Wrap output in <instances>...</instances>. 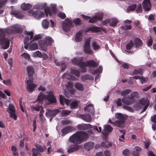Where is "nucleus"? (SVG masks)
Returning <instances> with one entry per match:
<instances>
[{"mask_svg":"<svg viewBox=\"0 0 156 156\" xmlns=\"http://www.w3.org/2000/svg\"><path fill=\"white\" fill-rule=\"evenodd\" d=\"M89 138L87 133L83 131H79L71 136L69 140L73 144H79L86 141Z\"/></svg>","mask_w":156,"mask_h":156,"instance_id":"nucleus-1","label":"nucleus"},{"mask_svg":"<svg viewBox=\"0 0 156 156\" xmlns=\"http://www.w3.org/2000/svg\"><path fill=\"white\" fill-rule=\"evenodd\" d=\"M5 33L8 34L13 33L12 26L5 29H0V45L1 48L4 49L8 48L10 44L9 39L5 37Z\"/></svg>","mask_w":156,"mask_h":156,"instance_id":"nucleus-2","label":"nucleus"},{"mask_svg":"<svg viewBox=\"0 0 156 156\" xmlns=\"http://www.w3.org/2000/svg\"><path fill=\"white\" fill-rule=\"evenodd\" d=\"M115 117L119 120L114 122L115 125L120 128L123 127L127 119L126 116L121 113H117L115 115Z\"/></svg>","mask_w":156,"mask_h":156,"instance_id":"nucleus-3","label":"nucleus"},{"mask_svg":"<svg viewBox=\"0 0 156 156\" xmlns=\"http://www.w3.org/2000/svg\"><path fill=\"white\" fill-rule=\"evenodd\" d=\"M82 17L85 20H89V22L90 23H94L97 22L99 20H101L103 18V15L100 13L94 16L93 17L85 15L83 14L81 15Z\"/></svg>","mask_w":156,"mask_h":156,"instance_id":"nucleus-4","label":"nucleus"},{"mask_svg":"<svg viewBox=\"0 0 156 156\" xmlns=\"http://www.w3.org/2000/svg\"><path fill=\"white\" fill-rule=\"evenodd\" d=\"M47 94L46 95V100L48 101V105L55 104L56 103L57 100L54 93L50 90L49 91H47Z\"/></svg>","mask_w":156,"mask_h":156,"instance_id":"nucleus-5","label":"nucleus"},{"mask_svg":"<svg viewBox=\"0 0 156 156\" xmlns=\"http://www.w3.org/2000/svg\"><path fill=\"white\" fill-rule=\"evenodd\" d=\"M7 111L9 114V116L11 118H13L15 120L17 119L15 107L14 105L9 104Z\"/></svg>","mask_w":156,"mask_h":156,"instance_id":"nucleus-6","label":"nucleus"},{"mask_svg":"<svg viewBox=\"0 0 156 156\" xmlns=\"http://www.w3.org/2000/svg\"><path fill=\"white\" fill-rule=\"evenodd\" d=\"M60 112V110L58 109L53 110L47 109L46 110L45 115L47 117L52 118L53 117L55 116L57 114L59 113Z\"/></svg>","mask_w":156,"mask_h":156,"instance_id":"nucleus-7","label":"nucleus"},{"mask_svg":"<svg viewBox=\"0 0 156 156\" xmlns=\"http://www.w3.org/2000/svg\"><path fill=\"white\" fill-rule=\"evenodd\" d=\"M83 57H75L72 60V62L74 65L82 66L84 65L85 62L83 61Z\"/></svg>","mask_w":156,"mask_h":156,"instance_id":"nucleus-8","label":"nucleus"},{"mask_svg":"<svg viewBox=\"0 0 156 156\" xmlns=\"http://www.w3.org/2000/svg\"><path fill=\"white\" fill-rule=\"evenodd\" d=\"M92 126L89 124H80L76 126V128L79 130H86L92 128Z\"/></svg>","mask_w":156,"mask_h":156,"instance_id":"nucleus-9","label":"nucleus"},{"mask_svg":"<svg viewBox=\"0 0 156 156\" xmlns=\"http://www.w3.org/2000/svg\"><path fill=\"white\" fill-rule=\"evenodd\" d=\"M144 9L146 11L150 10L151 7V4L150 0H144L143 2Z\"/></svg>","mask_w":156,"mask_h":156,"instance_id":"nucleus-10","label":"nucleus"},{"mask_svg":"<svg viewBox=\"0 0 156 156\" xmlns=\"http://www.w3.org/2000/svg\"><path fill=\"white\" fill-rule=\"evenodd\" d=\"M10 14L18 19H22L24 17L21 11L18 10H12Z\"/></svg>","mask_w":156,"mask_h":156,"instance_id":"nucleus-11","label":"nucleus"},{"mask_svg":"<svg viewBox=\"0 0 156 156\" xmlns=\"http://www.w3.org/2000/svg\"><path fill=\"white\" fill-rule=\"evenodd\" d=\"M122 103L127 105H130L133 103L134 99L130 97H125L122 99Z\"/></svg>","mask_w":156,"mask_h":156,"instance_id":"nucleus-12","label":"nucleus"},{"mask_svg":"<svg viewBox=\"0 0 156 156\" xmlns=\"http://www.w3.org/2000/svg\"><path fill=\"white\" fill-rule=\"evenodd\" d=\"M56 8L55 6L51 7L50 8L47 7L44 9V12L45 13L46 16H48L49 14L51 16L52 14V12L55 13L56 12Z\"/></svg>","mask_w":156,"mask_h":156,"instance_id":"nucleus-13","label":"nucleus"},{"mask_svg":"<svg viewBox=\"0 0 156 156\" xmlns=\"http://www.w3.org/2000/svg\"><path fill=\"white\" fill-rule=\"evenodd\" d=\"M32 15L35 18L39 19L43 17L44 15L43 12L37 10L33 12Z\"/></svg>","mask_w":156,"mask_h":156,"instance_id":"nucleus-14","label":"nucleus"},{"mask_svg":"<svg viewBox=\"0 0 156 156\" xmlns=\"http://www.w3.org/2000/svg\"><path fill=\"white\" fill-rule=\"evenodd\" d=\"M74 130V128L70 126H68L63 128L62 130V135L64 136L66 134L69 133Z\"/></svg>","mask_w":156,"mask_h":156,"instance_id":"nucleus-15","label":"nucleus"},{"mask_svg":"<svg viewBox=\"0 0 156 156\" xmlns=\"http://www.w3.org/2000/svg\"><path fill=\"white\" fill-rule=\"evenodd\" d=\"M79 147V146L78 145H71L69 146L67 148V152L69 153H70L77 150H78Z\"/></svg>","mask_w":156,"mask_h":156,"instance_id":"nucleus-16","label":"nucleus"},{"mask_svg":"<svg viewBox=\"0 0 156 156\" xmlns=\"http://www.w3.org/2000/svg\"><path fill=\"white\" fill-rule=\"evenodd\" d=\"M94 144V142L91 141L85 143L84 145V148L87 151H90L93 149Z\"/></svg>","mask_w":156,"mask_h":156,"instance_id":"nucleus-17","label":"nucleus"},{"mask_svg":"<svg viewBox=\"0 0 156 156\" xmlns=\"http://www.w3.org/2000/svg\"><path fill=\"white\" fill-rule=\"evenodd\" d=\"M90 31H91L93 33H98L100 32V28L97 27H88L85 29V32L86 33H87Z\"/></svg>","mask_w":156,"mask_h":156,"instance_id":"nucleus-18","label":"nucleus"},{"mask_svg":"<svg viewBox=\"0 0 156 156\" xmlns=\"http://www.w3.org/2000/svg\"><path fill=\"white\" fill-rule=\"evenodd\" d=\"M27 71L28 76H33L35 73L34 68L32 66H27Z\"/></svg>","mask_w":156,"mask_h":156,"instance_id":"nucleus-19","label":"nucleus"},{"mask_svg":"<svg viewBox=\"0 0 156 156\" xmlns=\"http://www.w3.org/2000/svg\"><path fill=\"white\" fill-rule=\"evenodd\" d=\"M84 110L85 111H87L88 112L93 114L94 112V105L92 104H90L87 105L84 108Z\"/></svg>","mask_w":156,"mask_h":156,"instance_id":"nucleus-20","label":"nucleus"},{"mask_svg":"<svg viewBox=\"0 0 156 156\" xmlns=\"http://www.w3.org/2000/svg\"><path fill=\"white\" fill-rule=\"evenodd\" d=\"M87 66L90 67H94L98 66V63L93 60L87 61L86 62Z\"/></svg>","mask_w":156,"mask_h":156,"instance_id":"nucleus-21","label":"nucleus"},{"mask_svg":"<svg viewBox=\"0 0 156 156\" xmlns=\"http://www.w3.org/2000/svg\"><path fill=\"white\" fill-rule=\"evenodd\" d=\"M27 91L30 92H32L34 90L35 88L37 87L36 84L33 83H28L27 84Z\"/></svg>","mask_w":156,"mask_h":156,"instance_id":"nucleus-22","label":"nucleus"},{"mask_svg":"<svg viewBox=\"0 0 156 156\" xmlns=\"http://www.w3.org/2000/svg\"><path fill=\"white\" fill-rule=\"evenodd\" d=\"M59 102L60 104L62 105H64V101L65 104L67 105H69L70 103V101L69 99L64 98V97L62 94L59 95Z\"/></svg>","mask_w":156,"mask_h":156,"instance_id":"nucleus-23","label":"nucleus"},{"mask_svg":"<svg viewBox=\"0 0 156 156\" xmlns=\"http://www.w3.org/2000/svg\"><path fill=\"white\" fill-rule=\"evenodd\" d=\"M81 118L84 121L88 122H90L91 120V117L90 114H86L81 115Z\"/></svg>","mask_w":156,"mask_h":156,"instance_id":"nucleus-24","label":"nucleus"},{"mask_svg":"<svg viewBox=\"0 0 156 156\" xmlns=\"http://www.w3.org/2000/svg\"><path fill=\"white\" fill-rule=\"evenodd\" d=\"M81 79L83 81H85L87 80H93L94 77L91 75L89 74H86L81 76Z\"/></svg>","mask_w":156,"mask_h":156,"instance_id":"nucleus-25","label":"nucleus"},{"mask_svg":"<svg viewBox=\"0 0 156 156\" xmlns=\"http://www.w3.org/2000/svg\"><path fill=\"white\" fill-rule=\"evenodd\" d=\"M32 6L30 4L23 3L21 4V8L23 10L27 11L29 10Z\"/></svg>","mask_w":156,"mask_h":156,"instance_id":"nucleus-26","label":"nucleus"},{"mask_svg":"<svg viewBox=\"0 0 156 156\" xmlns=\"http://www.w3.org/2000/svg\"><path fill=\"white\" fill-rule=\"evenodd\" d=\"M121 134H119V140L120 142L124 141L123 140H125L124 136L126 134V131L124 129H119Z\"/></svg>","mask_w":156,"mask_h":156,"instance_id":"nucleus-27","label":"nucleus"},{"mask_svg":"<svg viewBox=\"0 0 156 156\" xmlns=\"http://www.w3.org/2000/svg\"><path fill=\"white\" fill-rule=\"evenodd\" d=\"M75 87L77 90L82 91L83 90V84L79 82H76L74 85Z\"/></svg>","mask_w":156,"mask_h":156,"instance_id":"nucleus-28","label":"nucleus"},{"mask_svg":"<svg viewBox=\"0 0 156 156\" xmlns=\"http://www.w3.org/2000/svg\"><path fill=\"white\" fill-rule=\"evenodd\" d=\"M46 95L41 92L37 97V101L39 102H41L44 99H46Z\"/></svg>","mask_w":156,"mask_h":156,"instance_id":"nucleus-29","label":"nucleus"},{"mask_svg":"<svg viewBox=\"0 0 156 156\" xmlns=\"http://www.w3.org/2000/svg\"><path fill=\"white\" fill-rule=\"evenodd\" d=\"M134 41L136 48H139L142 44V41L139 38L136 37L135 38Z\"/></svg>","mask_w":156,"mask_h":156,"instance_id":"nucleus-30","label":"nucleus"},{"mask_svg":"<svg viewBox=\"0 0 156 156\" xmlns=\"http://www.w3.org/2000/svg\"><path fill=\"white\" fill-rule=\"evenodd\" d=\"M136 7L137 5L136 4H133L129 5L127 9L126 12H129L130 11H134L136 9Z\"/></svg>","mask_w":156,"mask_h":156,"instance_id":"nucleus-31","label":"nucleus"},{"mask_svg":"<svg viewBox=\"0 0 156 156\" xmlns=\"http://www.w3.org/2000/svg\"><path fill=\"white\" fill-rule=\"evenodd\" d=\"M62 27L63 30L65 31H68L70 29L69 24L65 22L62 23Z\"/></svg>","mask_w":156,"mask_h":156,"instance_id":"nucleus-32","label":"nucleus"},{"mask_svg":"<svg viewBox=\"0 0 156 156\" xmlns=\"http://www.w3.org/2000/svg\"><path fill=\"white\" fill-rule=\"evenodd\" d=\"M109 25L112 27L115 26L118 23V20L115 18H112L110 19Z\"/></svg>","mask_w":156,"mask_h":156,"instance_id":"nucleus-33","label":"nucleus"},{"mask_svg":"<svg viewBox=\"0 0 156 156\" xmlns=\"http://www.w3.org/2000/svg\"><path fill=\"white\" fill-rule=\"evenodd\" d=\"M82 33L81 32H78L76 33L75 37V41L76 42H79L82 39Z\"/></svg>","mask_w":156,"mask_h":156,"instance_id":"nucleus-34","label":"nucleus"},{"mask_svg":"<svg viewBox=\"0 0 156 156\" xmlns=\"http://www.w3.org/2000/svg\"><path fill=\"white\" fill-rule=\"evenodd\" d=\"M46 6V4H38L34 6V8L36 9H42Z\"/></svg>","mask_w":156,"mask_h":156,"instance_id":"nucleus-35","label":"nucleus"},{"mask_svg":"<svg viewBox=\"0 0 156 156\" xmlns=\"http://www.w3.org/2000/svg\"><path fill=\"white\" fill-rule=\"evenodd\" d=\"M113 129L112 127L110 125H107L105 126L103 132L105 133L107 132H111Z\"/></svg>","mask_w":156,"mask_h":156,"instance_id":"nucleus-36","label":"nucleus"},{"mask_svg":"<svg viewBox=\"0 0 156 156\" xmlns=\"http://www.w3.org/2000/svg\"><path fill=\"white\" fill-rule=\"evenodd\" d=\"M141 151V149L139 147H136L135 148L133 154L134 156H139V153Z\"/></svg>","mask_w":156,"mask_h":156,"instance_id":"nucleus-37","label":"nucleus"},{"mask_svg":"<svg viewBox=\"0 0 156 156\" xmlns=\"http://www.w3.org/2000/svg\"><path fill=\"white\" fill-rule=\"evenodd\" d=\"M32 56L34 57H38L40 58H42L43 57V54L41 52L39 51H37L33 54Z\"/></svg>","mask_w":156,"mask_h":156,"instance_id":"nucleus-38","label":"nucleus"},{"mask_svg":"<svg viewBox=\"0 0 156 156\" xmlns=\"http://www.w3.org/2000/svg\"><path fill=\"white\" fill-rule=\"evenodd\" d=\"M12 29L14 33H21L22 32V30L20 27L12 26Z\"/></svg>","mask_w":156,"mask_h":156,"instance_id":"nucleus-39","label":"nucleus"},{"mask_svg":"<svg viewBox=\"0 0 156 156\" xmlns=\"http://www.w3.org/2000/svg\"><path fill=\"white\" fill-rule=\"evenodd\" d=\"M102 67L101 66H100L97 69L94 70L92 73L93 75H94L97 73H101L102 71Z\"/></svg>","mask_w":156,"mask_h":156,"instance_id":"nucleus-40","label":"nucleus"},{"mask_svg":"<svg viewBox=\"0 0 156 156\" xmlns=\"http://www.w3.org/2000/svg\"><path fill=\"white\" fill-rule=\"evenodd\" d=\"M78 101H75L72 102L70 104V107L71 109H75L78 106Z\"/></svg>","mask_w":156,"mask_h":156,"instance_id":"nucleus-41","label":"nucleus"},{"mask_svg":"<svg viewBox=\"0 0 156 156\" xmlns=\"http://www.w3.org/2000/svg\"><path fill=\"white\" fill-rule=\"evenodd\" d=\"M35 147L37 148L38 151L42 152L44 151V149H46L45 147L44 146L43 147L41 146L39 144H36L35 145Z\"/></svg>","mask_w":156,"mask_h":156,"instance_id":"nucleus-42","label":"nucleus"},{"mask_svg":"<svg viewBox=\"0 0 156 156\" xmlns=\"http://www.w3.org/2000/svg\"><path fill=\"white\" fill-rule=\"evenodd\" d=\"M140 104L143 105H149V102L148 101V99L145 98H143L141 100L140 102Z\"/></svg>","mask_w":156,"mask_h":156,"instance_id":"nucleus-43","label":"nucleus"},{"mask_svg":"<svg viewBox=\"0 0 156 156\" xmlns=\"http://www.w3.org/2000/svg\"><path fill=\"white\" fill-rule=\"evenodd\" d=\"M41 106L39 105H37L36 106L33 105L30 106L31 109L33 112L34 111H38L41 109Z\"/></svg>","mask_w":156,"mask_h":156,"instance_id":"nucleus-44","label":"nucleus"},{"mask_svg":"<svg viewBox=\"0 0 156 156\" xmlns=\"http://www.w3.org/2000/svg\"><path fill=\"white\" fill-rule=\"evenodd\" d=\"M73 22L76 26H79L82 24V21L79 18L74 19Z\"/></svg>","mask_w":156,"mask_h":156,"instance_id":"nucleus-45","label":"nucleus"},{"mask_svg":"<svg viewBox=\"0 0 156 156\" xmlns=\"http://www.w3.org/2000/svg\"><path fill=\"white\" fill-rule=\"evenodd\" d=\"M112 144L108 142H103L101 143V146L102 147L105 148H107L112 146Z\"/></svg>","mask_w":156,"mask_h":156,"instance_id":"nucleus-46","label":"nucleus"},{"mask_svg":"<svg viewBox=\"0 0 156 156\" xmlns=\"http://www.w3.org/2000/svg\"><path fill=\"white\" fill-rule=\"evenodd\" d=\"M130 98H132L133 99L134 98H139L140 96L138 93L137 91L133 92L130 94Z\"/></svg>","mask_w":156,"mask_h":156,"instance_id":"nucleus-47","label":"nucleus"},{"mask_svg":"<svg viewBox=\"0 0 156 156\" xmlns=\"http://www.w3.org/2000/svg\"><path fill=\"white\" fill-rule=\"evenodd\" d=\"M134 43L131 40L130 41L129 43H128L126 46V49L128 50H129L134 46Z\"/></svg>","mask_w":156,"mask_h":156,"instance_id":"nucleus-48","label":"nucleus"},{"mask_svg":"<svg viewBox=\"0 0 156 156\" xmlns=\"http://www.w3.org/2000/svg\"><path fill=\"white\" fill-rule=\"evenodd\" d=\"M93 49L95 51L98 50L100 48V46L95 41H94L92 44Z\"/></svg>","mask_w":156,"mask_h":156,"instance_id":"nucleus-49","label":"nucleus"},{"mask_svg":"<svg viewBox=\"0 0 156 156\" xmlns=\"http://www.w3.org/2000/svg\"><path fill=\"white\" fill-rule=\"evenodd\" d=\"M49 22L46 20H43L42 22V25L45 29H47L49 26Z\"/></svg>","mask_w":156,"mask_h":156,"instance_id":"nucleus-50","label":"nucleus"},{"mask_svg":"<svg viewBox=\"0 0 156 156\" xmlns=\"http://www.w3.org/2000/svg\"><path fill=\"white\" fill-rule=\"evenodd\" d=\"M29 48L31 50H35L38 48V45L36 43H33L29 46Z\"/></svg>","mask_w":156,"mask_h":156,"instance_id":"nucleus-51","label":"nucleus"},{"mask_svg":"<svg viewBox=\"0 0 156 156\" xmlns=\"http://www.w3.org/2000/svg\"><path fill=\"white\" fill-rule=\"evenodd\" d=\"M41 46L44 51H46L47 49V42H45V41H43L42 43L41 44Z\"/></svg>","mask_w":156,"mask_h":156,"instance_id":"nucleus-52","label":"nucleus"},{"mask_svg":"<svg viewBox=\"0 0 156 156\" xmlns=\"http://www.w3.org/2000/svg\"><path fill=\"white\" fill-rule=\"evenodd\" d=\"M131 91L130 89H126L122 90L121 93L122 96H125Z\"/></svg>","mask_w":156,"mask_h":156,"instance_id":"nucleus-53","label":"nucleus"},{"mask_svg":"<svg viewBox=\"0 0 156 156\" xmlns=\"http://www.w3.org/2000/svg\"><path fill=\"white\" fill-rule=\"evenodd\" d=\"M21 55L28 61H30L31 60L30 55L28 53H23Z\"/></svg>","mask_w":156,"mask_h":156,"instance_id":"nucleus-54","label":"nucleus"},{"mask_svg":"<svg viewBox=\"0 0 156 156\" xmlns=\"http://www.w3.org/2000/svg\"><path fill=\"white\" fill-rule=\"evenodd\" d=\"M31 151L32 153V156H37L39 154V151L38 150L34 148L32 149Z\"/></svg>","mask_w":156,"mask_h":156,"instance_id":"nucleus-55","label":"nucleus"},{"mask_svg":"<svg viewBox=\"0 0 156 156\" xmlns=\"http://www.w3.org/2000/svg\"><path fill=\"white\" fill-rule=\"evenodd\" d=\"M84 51L87 53L91 54L92 51L90 49V46L89 47H84Z\"/></svg>","mask_w":156,"mask_h":156,"instance_id":"nucleus-56","label":"nucleus"},{"mask_svg":"<svg viewBox=\"0 0 156 156\" xmlns=\"http://www.w3.org/2000/svg\"><path fill=\"white\" fill-rule=\"evenodd\" d=\"M45 41L47 42V44L48 43V45H51L53 41L51 38L49 37H47L46 38V41Z\"/></svg>","mask_w":156,"mask_h":156,"instance_id":"nucleus-57","label":"nucleus"},{"mask_svg":"<svg viewBox=\"0 0 156 156\" xmlns=\"http://www.w3.org/2000/svg\"><path fill=\"white\" fill-rule=\"evenodd\" d=\"M121 27L122 30L126 31L130 30L131 28V26L126 25L122 26Z\"/></svg>","mask_w":156,"mask_h":156,"instance_id":"nucleus-58","label":"nucleus"},{"mask_svg":"<svg viewBox=\"0 0 156 156\" xmlns=\"http://www.w3.org/2000/svg\"><path fill=\"white\" fill-rule=\"evenodd\" d=\"M153 39L151 36H150L147 41V44L148 46H151L152 45Z\"/></svg>","mask_w":156,"mask_h":156,"instance_id":"nucleus-59","label":"nucleus"},{"mask_svg":"<svg viewBox=\"0 0 156 156\" xmlns=\"http://www.w3.org/2000/svg\"><path fill=\"white\" fill-rule=\"evenodd\" d=\"M71 73L77 77H79L80 76V72L77 70L72 69L71 70Z\"/></svg>","mask_w":156,"mask_h":156,"instance_id":"nucleus-60","label":"nucleus"},{"mask_svg":"<svg viewBox=\"0 0 156 156\" xmlns=\"http://www.w3.org/2000/svg\"><path fill=\"white\" fill-rule=\"evenodd\" d=\"M142 70L140 68L138 69H135L133 72V75H137L138 74H140L142 73Z\"/></svg>","mask_w":156,"mask_h":156,"instance_id":"nucleus-61","label":"nucleus"},{"mask_svg":"<svg viewBox=\"0 0 156 156\" xmlns=\"http://www.w3.org/2000/svg\"><path fill=\"white\" fill-rule=\"evenodd\" d=\"M25 34L27 35H30V39H32L34 36V33L32 31L27 32L25 31Z\"/></svg>","mask_w":156,"mask_h":156,"instance_id":"nucleus-62","label":"nucleus"},{"mask_svg":"<svg viewBox=\"0 0 156 156\" xmlns=\"http://www.w3.org/2000/svg\"><path fill=\"white\" fill-rule=\"evenodd\" d=\"M71 113V111L68 110H63L62 111V114L63 116H67Z\"/></svg>","mask_w":156,"mask_h":156,"instance_id":"nucleus-63","label":"nucleus"},{"mask_svg":"<svg viewBox=\"0 0 156 156\" xmlns=\"http://www.w3.org/2000/svg\"><path fill=\"white\" fill-rule=\"evenodd\" d=\"M90 39H86L84 42V47L90 46Z\"/></svg>","mask_w":156,"mask_h":156,"instance_id":"nucleus-64","label":"nucleus"}]
</instances>
